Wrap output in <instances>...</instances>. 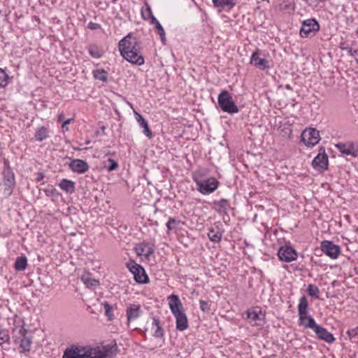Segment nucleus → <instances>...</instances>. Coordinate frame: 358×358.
I'll return each instance as SVG.
<instances>
[{"label": "nucleus", "mask_w": 358, "mask_h": 358, "mask_svg": "<svg viewBox=\"0 0 358 358\" xmlns=\"http://www.w3.org/2000/svg\"><path fill=\"white\" fill-rule=\"evenodd\" d=\"M50 136V130L48 127L45 126H41L38 127L36 129L34 137L35 140L37 141H43L48 138H49Z\"/></svg>", "instance_id": "25"}, {"label": "nucleus", "mask_w": 358, "mask_h": 358, "mask_svg": "<svg viewBox=\"0 0 358 358\" xmlns=\"http://www.w3.org/2000/svg\"><path fill=\"white\" fill-rule=\"evenodd\" d=\"M250 63L261 71L271 68L270 61L266 58L265 54L259 49L253 52L250 57Z\"/></svg>", "instance_id": "9"}, {"label": "nucleus", "mask_w": 358, "mask_h": 358, "mask_svg": "<svg viewBox=\"0 0 358 358\" xmlns=\"http://www.w3.org/2000/svg\"><path fill=\"white\" fill-rule=\"evenodd\" d=\"M320 29L319 24L314 19H308L303 21L300 29V36L303 38H307L314 35Z\"/></svg>", "instance_id": "13"}, {"label": "nucleus", "mask_w": 358, "mask_h": 358, "mask_svg": "<svg viewBox=\"0 0 358 358\" xmlns=\"http://www.w3.org/2000/svg\"><path fill=\"white\" fill-rule=\"evenodd\" d=\"M338 150L343 155L357 157L358 148L352 142L338 143L336 144Z\"/></svg>", "instance_id": "18"}, {"label": "nucleus", "mask_w": 358, "mask_h": 358, "mask_svg": "<svg viewBox=\"0 0 358 358\" xmlns=\"http://www.w3.org/2000/svg\"><path fill=\"white\" fill-rule=\"evenodd\" d=\"M4 191L3 193L6 196H10L13 192L15 186V178L13 173H8L4 176L3 180Z\"/></svg>", "instance_id": "23"}, {"label": "nucleus", "mask_w": 358, "mask_h": 358, "mask_svg": "<svg viewBox=\"0 0 358 358\" xmlns=\"http://www.w3.org/2000/svg\"><path fill=\"white\" fill-rule=\"evenodd\" d=\"M134 115H135V119L137 121V122L138 123L139 126L143 129V133L148 138H152V133L149 128L147 121L143 118V117L141 114H139L136 111H134Z\"/></svg>", "instance_id": "22"}, {"label": "nucleus", "mask_w": 358, "mask_h": 358, "mask_svg": "<svg viewBox=\"0 0 358 358\" xmlns=\"http://www.w3.org/2000/svg\"><path fill=\"white\" fill-rule=\"evenodd\" d=\"M69 167L72 171L77 173H84L89 169L88 164L82 159H73L69 164Z\"/></svg>", "instance_id": "21"}, {"label": "nucleus", "mask_w": 358, "mask_h": 358, "mask_svg": "<svg viewBox=\"0 0 358 358\" xmlns=\"http://www.w3.org/2000/svg\"><path fill=\"white\" fill-rule=\"evenodd\" d=\"M200 308L203 312H207L210 310V304L208 301L201 300L199 301Z\"/></svg>", "instance_id": "44"}, {"label": "nucleus", "mask_w": 358, "mask_h": 358, "mask_svg": "<svg viewBox=\"0 0 358 358\" xmlns=\"http://www.w3.org/2000/svg\"><path fill=\"white\" fill-rule=\"evenodd\" d=\"M64 113H62L61 114H59V115H58V121H59V122L62 121V120H63V119H64Z\"/></svg>", "instance_id": "47"}, {"label": "nucleus", "mask_w": 358, "mask_h": 358, "mask_svg": "<svg viewBox=\"0 0 358 358\" xmlns=\"http://www.w3.org/2000/svg\"><path fill=\"white\" fill-rule=\"evenodd\" d=\"M27 334V330L21 327L18 329V336H14V342L19 345L21 349L20 352H28L31 350L32 338Z\"/></svg>", "instance_id": "8"}, {"label": "nucleus", "mask_w": 358, "mask_h": 358, "mask_svg": "<svg viewBox=\"0 0 358 358\" xmlns=\"http://www.w3.org/2000/svg\"><path fill=\"white\" fill-rule=\"evenodd\" d=\"M127 317V322L129 325L131 322L139 318L142 314L143 310L141 306L138 303H129L125 310Z\"/></svg>", "instance_id": "14"}, {"label": "nucleus", "mask_w": 358, "mask_h": 358, "mask_svg": "<svg viewBox=\"0 0 358 358\" xmlns=\"http://www.w3.org/2000/svg\"><path fill=\"white\" fill-rule=\"evenodd\" d=\"M301 141L308 147H313L320 141V132L315 128H306L301 134Z\"/></svg>", "instance_id": "11"}, {"label": "nucleus", "mask_w": 358, "mask_h": 358, "mask_svg": "<svg viewBox=\"0 0 358 358\" xmlns=\"http://www.w3.org/2000/svg\"><path fill=\"white\" fill-rule=\"evenodd\" d=\"M27 266V259L24 256L19 257L15 262V268L17 271H24Z\"/></svg>", "instance_id": "36"}, {"label": "nucleus", "mask_w": 358, "mask_h": 358, "mask_svg": "<svg viewBox=\"0 0 358 358\" xmlns=\"http://www.w3.org/2000/svg\"><path fill=\"white\" fill-rule=\"evenodd\" d=\"M308 302L305 296H303L299 299L298 304L299 312V324L305 329H313L317 323L314 318L308 313Z\"/></svg>", "instance_id": "4"}, {"label": "nucleus", "mask_w": 358, "mask_h": 358, "mask_svg": "<svg viewBox=\"0 0 358 358\" xmlns=\"http://www.w3.org/2000/svg\"><path fill=\"white\" fill-rule=\"evenodd\" d=\"M313 167L318 171H324L327 169L328 157L324 148H320L318 155L312 162Z\"/></svg>", "instance_id": "15"}, {"label": "nucleus", "mask_w": 358, "mask_h": 358, "mask_svg": "<svg viewBox=\"0 0 358 358\" xmlns=\"http://www.w3.org/2000/svg\"><path fill=\"white\" fill-rule=\"evenodd\" d=\"M313 330L320 340L324 341L328 343H333L336 340L331 333L317 324Z\"/></svg>", "instance_id": "17"}, {"label": "nucleus", "mask_w": 358, "mask_h": 358, "mask_svg": "<svg viewBox=\"0 0 358 358\" xmlns=\"http://www.w3.org/2000/svg\"><path fill=\"white\" fill-rule=\"evenodd\" d=\"M59 187L61 189L69 194H71L75 191V183L67 179H62L59 184Z\"/></svg>", "instance_id": "30"}, {"label": "nucleus", "mask_w": 358, "mask_h": 358, "mask_svg": "<svg viewBox=\"0 0 358 358\" xmlns=\"http://www.w3.org/2000/svg\"><path fill=\"white\" fill-rule=\"evenodd\" d=\"M142 18L145 20H151V24L152 23V18L155 17L152 12V9L150 5L148 3H145V6L141 8V10Z\"/></svg>", "instance_id": "33"}, {"label": "nucleus", "mask_w": 358, "mask_h": 358, "mask_svg": "<svg viewBox=\"0 0 358 358\" xmlns=\"http://www.w3.org/2000/svg\"><path fill=\"white\" fill-rule=\"evenodd\" d=\"M117 351L115 341L96 347L73 344L66 348L62 358H113Z\"/></svg>", "instance_id": "1"}, {"label": "nucleus", "mask_w": 358, "mask_h": 358, "mask_svg": "<svg viewBox=\"0 0 358 358\" xmlns=\"http://www.w3.org/2000/svg\"><path fill=\"white\" fill-rule=\"evenodd\" d=\"M43 178V176H41V177H38V180H40Z\"/></svg>", "instance_id": "48"}, {"label": "nucleus", "mask_w": 358, "mask_h": 358, "mask_svg": "<svg viewBox=\"0 0 358 358\" xmlns=\"http://www.w3.org/2000/svg\"><path fill=\"white\" fill-rule=\"evenodd\" d=\"M214 208L220 214L226 213L230 208V203L228 200L222 199L218 201L214 202Z\"/></svg>", "instance_id": "29"}, {"label": "nucleus", "mask_w": 358, "mask_h": 358, "mask_svg": "<svg viewBox=\"0 0 358 358\" xmlns=\"http://www.w3.org/2000/svg\"><path fill=\"white\" fill-rule=\"evenodd\" d=\"M307 292L310 296L318 298L320 289L316 285L310 284L307 287Z\"/></svg>", "instance_id": "40"}, {"label": "nucleus", "mask_w": 358, "mask_h": 358, "mask_svg": "<svg viewBox=\"0 0 358 358\" xmlns=\"http://www.w3.org/2000/svg\"><path fill=\"white\" fill-rule=\"evenodd\" d=\"M218 104L222 111L234 114L237 113L239 110L235 104L231 95L229 92L222 90L217 97Z\"/></svg>", "instance_id": "5"}, {"label": "nucleus", "mask_w": 358, "mask_h": 358, "mask_svg": "<svg viewBox=\"0 0 358 358\" xmlns=\"http://www.w3.org/2000/svg\"><path fill=\"white\" fill-rule=\"evenodd\" d=\"M176 318V329L179 331H185L188 328V319L185 312L174 315Z\"/></svg>", "instance_id": "24"}, {"label": "nucleus", "mask_w": 358, "mask_h": 358, "mask_svg": "<svg viewBox=\"0 0 358 358\" xmlns=\"http://www.w3.org/2000/svg\"><path fill=\"white\" fill-rule=\"evenodd\" d=\"M108 166L104 165L103 168H106L108 172L113 171L117 169L118 164L114 159L108 158L107 160Z\"/></svg>", "instance_id": "41"}, {"label": "nucleus", "mask_w": 358, "mask_h": 358, "mask_svg": "<svg viewBox=\"0 0 358 358\" xmlns=\"http://www.w3.org/2000/svg\"><path fill=\"white\" fill-rule=\"evenodd\" d=\"M81 280L87 287H96L99 286V280L92 278L91 274L87 273L81 276Z\"/></svg>", "instance_id": "31"}, {"label": "nucleus", "mask_w": 358, "mask_h": 358, "mask_svg": "<svg viewBox=\"0 0 358 358\" xmlns=\"http://www.w3.org/2000/svg\"><path fill=\"white\" fill-rule=\"evenodd\" d=\"M10 340V336L6 329H0V345L8 342Z\"/></svg>", "instance_id": "42"}, {"label": "nucleus", "mask_w": 358, "mask_h": 358, "mask_svg": "<svg viewBox=\"0 0 358 358\" xmlns=\"http://www.w3.org/2000/svg\"><path fill=\"white\" fill-rule=\"evenodd\" d=\"M118 49L121 56L129 63L137 66L145 63L141 42L132 34H127L119 41Z\"/></svg>", "instance_id": "2"}, {"label": "nucleus", "mask_w": 358, "mask_h": 358, "mask_svg": "<svg viewBox=\"0 0 358 358\" xmlns=\"http://www.w3.org/2000/svg\"><path fill=\"white\" fill-rule=\"evenodd\" d=\"M88 52L92 57L96 59L101 57L103 54V50L95 45H90L88 47Z\"/></svg>", "instance_id": "35"}, {"label": "nucleus", "mask_w": 358, "mask_h": 358, "mask_svg": "<svg viewBox=\"0 0 358 358\" xmlns=\"http://www.w3.org/2000/svg\"><path fill=\"white\" fill-rule=\"evenodd\" d=\"M247 318L252 326H263L265 323L266 313L259 306L252 307L246 312Z\"/></svg>", "instance_id": "7"}, {"label": "nucleus", "mask_w": 358, "mask_h": 358, "mask_svg": "<svg viewBox=\"0 0 358 358\" xmlns=\"http://www.w3.org/2000/svg\"><path fill=\"white\" fill-rule=\"evenodd\" d=\"M321 250L332 259H336L341 255V248L330 241H323L320 245Z\"/></svg>", "instance_id": "12"}, {"label": "nucleus", "mask_w": 358, "mask_h": 358, "mask_svg": "<svg viewBox=\"0 0 358 358\" xmlns=\"http://www.w3.org/2000/svg\"><path fill=\"white\" fill-rule=\"evenodd\" d=\"M152 24L155 25L157 33L159 35L162 43L164 44L166 42V34L162 26L156 17L152 18Z\"/></svg>", "instance_id": "34"}, {"label": "nucleus", "mask_w": 358, "mask_h": 358, "mask_svg": "<svg viewBox=\"0 0 358 358\" xmlns=\"http://www.w3.org/2000/svg\"><path fill=\"white\" fill-rule=\"evenodd\" d=\"M277 255L279 260L287 263L294 262L298 258L297 251L290 244L280 247Z\"/></svg>", "instance_id": "10"}, {"label": "nucleus", "mask_w": 358, "mask_h": 358, "mask_svg": "<svg viewBox=\"0 0 358 358\" xmlns=\"http://www.w3.org/2000/svg\"><path fill=\"white\" fill-rule=\"evenodd\" d=\"M87 27L91 30H96L101 28V25L98 23L90 22L87 24Z\"/></svg>", "instance_id": "45"}, {"label": "nucleus", "mask_w": 358, "mask_h": 358, "mask_svg": "<svg viewBox=\"0 0 358 358\" xmlns=\"http://www.w3.org/2000/svg\"><path fill=\"white\" fill-rule=\"evenodd\" d=\"M346 334L350 340H352L353 338H356L358 336V326L355 328L349 329Z\"/></svg>", "instance_id": "43"}, {"label": "nucleus", "mask_w": 358, "mask_h": 358, "mask_svg": "<svg viewBox=\"0 0 358 358\" xmlns=\"http://www.w3.org/2000/svg\"><path fill=\"white\" fill-rule=\"evenodd\" d=\"M278 10L285 13L291 14L295 9L292 0H282L278 6Z\"/></svg>", "instance_id": "27"}, {"label": "nucleus", "mask_w": 358, "mask_h": 358, "mask_svg": "<svg viewBox=\"0 0 358 358\" xmlns=\"http://www.w3.org/2000/svg\"><path fill=\"white\" fill-rule=\"evenodd\" d=\"M151 331L152 336L156 338L164 336V330L160 324L159 320L157 317L152 318Z\"/></svg>", "instance_id": "26"}, {"label": "nucleus", "mask_w": 358, "mask_h": 358, "mask_svg": "<svg viewBox=\"0 0 358 358\" xmlns=\"http://www.w3.org/2000/svg\"><path fill=\"white\" fill-rule=\"evenodd\" d=\"M73 122V118H70V119L65 120L62 125V129H64L65 131H68L69 130L68 124Z\"/></svg>", "instance_id": "46"}, {"label": "nucleus", "mask_w": 358, "mask_h": 358, "mask_svg": "<svg viewBox=\"0 0 358 358\" xmlns=\"http://www.w3.org/2000/svg\"><path fill=\"white\" fill-rule=\"evenodd\" d=\"M134 250L138 257L142 259L144 258L145 260H149L150 256L154 252V249L146 243H141L136 245Z\"/></svg>", "instance_id": "19"}, {"label": "nucleus", "mask_w": 358, "mask_h": 358, "mask_svg": "<svg viewBox=\"0 0 358 358\" xmlns=\"http://www.w3.org/2000/svg\"><path fill=\"white\" fill-rule=\"evenodd\" d=\"M205 174L201 171H195L192 179L195 182L198 191L202 194H209L215 192L219 185V181L214 177L203 179Z\"/></svg>", "instance_id": "3"}, {"label": "nucleus", "mask_w": 358, "mask_h": 358, "mask_svg": "<svg viewBox=\"0 0 358 358\" xmlns=\"http://www.w3.org/2000/svg\"><path fill=\"white\" fill-rule=\"evenodd\" d=\"M92 76L95 80H99L102 82H106L108 80V72L103 69L93 70Z\"/></svg>", "instance_id": "32"}, {"label": "nucleus", "mask_w": 358, "mask_h": 358, "mask_svg": "<svg viewBox=\"0 0 358 358\" xmlns=\"http://www.w3.org/2000/svg\"><path fill=\"white\" fill-rule=\"evenodd\" d=\"M103 306L105 310V315L109 321H112L114 319L113 308L111 305L108 302L105 301L103 303Z\"/></svg>", "instance_id": "38"}, {"label": "nucleus", "mask_w": 358, "mask_h": 358, "mask_svg": "<svg viewBox=\"0 0 358 358\" xmlns=\"http://www.w3.org/2000/svg\"><path fill=\"white\" fill-rule=\"evenodd\" d=\"M169 307L171 313L174 315L185 312L183 305L176 294H171L167 296Z\"/></svg>", "instance_id": "16"}, {"label": "nucleus", "mask_w": 358, "mask_h": 358, "mask_svg": "<svg viewBox=\"0 0 358 358\" xmlns=\"http://www.w3.org/2000/svg\"><path fill=\"white\" fill-rule=\"evenodd\" d=\"M237 0H212L215 8L219 11H230L236 5Z\"/></svg>", "instance_id": "20"}, {"label": "nucleus", "mask_w": 358, "mask_h": 358, "mask_svg": "<svg viewBox=\"0 0 358 358\" xmlns=\"http://www.w3.org/2000/svg\"><path fill=\"white\" fill-rule=\"evenodd\" d=\"M127 268L133 274L134 280L138 284H146L149 282V278L144 268L134 260L127 263Z\"/></svg>", "instance_id": "6"}, {"label": "nucleus", "mask_w": 358, "mask_h": 358, "mask_svg": "<svg viewBox=\"0 0 358 358\" xmlns=\"http://www.w3.org/2000/svg\"><path fill=\"white\" fill-rule=\"evenodd\" d=\"M183 222L181 220H176L173 217H170L168 222L166 224L167 228V234L170 231H175L180 230Z\"/></svg>", "instance_id": "28"}, {"label": "nucleus", "mask_w": 358, "mask_h": 358, "mask_svg": "<svg viewBox=\"0 0 358 358\" xmlns=\"http://www.w3.org/2000/svg\"><path fill=\"white\" fill-rule=\"evenodd\" d=\"M9 76L5 70L0 68V88L5 87L8 83Z\"/></svg>", "instance_id": "39"}, {"label": "nucleus", "mask_w": 358, "mask_h": 358, "mask_svg": "<svg viewBox=\"0 0 358 358\" xmlns=\"http://www.w3.org/2000/svg\"><path fill=\"white\" fill-rule=\"evenodd\" d=\"M208 236V238L214 243H219L222 239V234L220 232L215 231L213 228L209 230Z\"/></svg>", "instance_id": "37"}]
</instances>
